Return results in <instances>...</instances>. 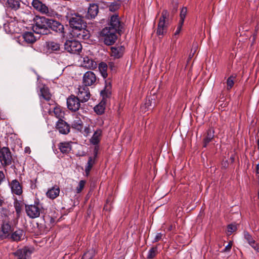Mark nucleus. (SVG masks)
<instances>
[{
    "instance_id": "f257e3e1",
    "label": "nucleus",
    "mask_w": 259,
    "mask_h": 259,
    "mask_svg": "<svg viewBox=\"0 0 259 259\" xmlns=\"http://www.w3.org/2000/svg\"><path fill=\"white\" fill-rule=\"evenodd\" d=\"M111 83L110 80H105L104 89L101 92V95L103 97L102 100L94 107L95 112L99 115L104 113L106 106V99L109 98L111 94Z\"/></svg>"
},
{
    "instance_id": "f03ea898",
    "label": "nucleus",
    "mask_w": 259,
    "mask_h": 259,
    "mask_svg": "<svg viewBox=\"0 0 259 259\" xmlns=\"http://www.w3.org/2000/svg\"><path fill=\"white\" fill-rule=\"evenodd\" d=\"M48 20L45 17L36 16L34 19L35 24L33 26L34 31L38 34H46L48 28Z\"/></svg>"
},
{
    "instance_id": "7ed1b4c3",
    "label": "nucleus",
    "mask_w": 259,
    "mask_h": 259,
    "mask_svg": "<svg viewBox=\"0 0 259 259\" xmlns=\"http://www.w3.org/2000/svg\"><path fill=\"white\" fill-rule=\"evenodd\" d=\"M168 13L166 10L162 11L156 31L157 34L159 36H163L166 33L168 25L166 22L168 21Z\"/></svg>"
},
{
    "instance_id": "20e7f679",
    "label": "nucleus",
    "mask_w": 259,
    "mask_h": 259,
    "mask_svg": "<svg viewBox=\"0 0 259 259\" xmlns=\"http://www.w3.org/2000/svg\"><path fill=\"white\" fill-rule=\"evenodd\" d=\"M114 29L105 27L101 32V35L103 37L104 43L108 46L113 44L117 39L116 32Z\"/></svg>"
},
{
    "instance_id": "39448f33",
    "label": "nucleus",
    "mask_w": 259,
    "mask_h": 259,
    "mask_svg": "<svg viewBox=\"0 0 259 259\" xmlns=\"http://www.w3.org/2000/svg\"><path fill=\"white\" fill-rule=\"evenodd\" d=\"M64 49L70 53L78 54L81 51L82 46L78 41L67 40L65 42Z\"/></svg>"
},
{
    "instance_id": "423d86ee",
    "label": "nucleus",
    "mask_w": 259,
    "mask_h": 259,
    "mask_svg": "<svg viewBox=\"0 0 259 259\" xmlns=\"http://www.w3.org/2000/svg\"><path fill=\"white\" fill-rule=\"evenodd\" d=\"M12 159L11 152L8 148L3 147L0 149V162L3 166L10 165Z\"/></svg>"
},
{
    "instance_id": "0eeeda50",
    "label": "nucleus",
    "mask_w": 259,
    "mask_h": 259,
    "mask_svg": "<svg viewBox=\"0 0 259 259\" xmlns=\"http://www.w3.org/2000/svg\"><path fill=\"white\" fill-rule=\"evenodd\" d=\"M82 14H73L69 19V24L72 28V30L81 27H86V23L82 20Z\"/></svg>"
},
{
    "instance_id": "6e6552de",
    "label": "nucleus",
    "mask_w": 259,
    "mask_h": 259,
    "mask_svg": "<svg viewBox=\"0 0 259 259\" xmlns=\"http://www.w3.org/2000/svg\"><path fill=\"white\" fill-rule=\"evenodd\" d=\"M40 210L39 204L37 203L26 205L25 206V211L27 215L32 219L38 218L40 215Z\"/></svg>"
},
{
    "instance_id": "1a4fd4ad",
    "label": "nucleus",
    "mask_w": 259,
    "mask_h": 259,
    "mask_svg": "<svg viewBox=\"0 0 259 259\" xmlns=\"http://www.w3.org/2000/svg\"><path fill=\"white\" fill-rule=\"evenodd\" d=\"M31 4L34 9L42 14H46L48 16H52L53 14L52 11L49 10L46 5L42 4L38 0H33Z\"/></svg>"
},
{
    "instance_id": "9d476101",
    "label": "nucleus",
    "mask_w": 259,
    "mask_h": 259,
    "mask_svg": "<svg viewBox=\"0 0 259 259\" xmlns=\"http://www.w3.org/2000/svg\"><path fill=\"white\" fill-rule=\"evenodd\" d=\"M86 27H81L72 30L71 35L73 37L79 39H87L90 37L89 31L86 29Z\"/></svg>"
},
{
    "instance_id": "9b49d317",
    "label": "nucleus",
    "mask_w": 259,
    "mask_h": 259,
    "mask_svg": "<svg viewBox=\"0 0 259 259\" xmlns=\"http://www.w3.org/2000/svg\"><path fill=\"white\" fill-rule=\"evenodd\" d=\"M12 232V227L8 220L3 221L0 228V238L5 239L10 236Z\"/></svg>"
},
{
    "instance_id": "f8f14e48",
    "label": "nucleus",
    "mask_w": 259,
    "mask_h": 259,
    "mask_svg": "<svg viewBox=\"0 0 259 259\" xmlns=\"http://www.w3.org/2000/svg\"><path fill=\"white\" fill-rule=\"evenodd\" d=\"M80 101L77 97L71 95L67 99V107L70 110L75 112L80 108Z\"/></svg>"
},
{
    "instance_id": "ddd939ff",
    "label": "nucleus",
    "mask_w": 259,
    "mask_h": 259,
    "mask_svg": "<svg viewBox=\"0 0 259 259\" xmlns=\"http://www.w3.org/2000/svg\"><path fill=\"white\" fill-rule=\"evenodd\" d=\"M99 12L98 6L95 4H90L87 12H84L82 14V17L88 19L94 18L98 14Z\"/></svg>"
},
{
    "instance_id": "4468645a",
    "label": "nucleus",
    "mask_w": 259,
    "mask_h": 259,
    "mask_svg": "<svg viewBox=\"0 0 259 259\" xmlns=\"http://www.w3.org/2000/svg\"><path fill=\"white\" fill-rule=\"evenodd\" d=\"M83 83L85 86L94 84L97 80L96 75L92 71L86 72L83 76Z\"/></svg>"
},
{
    "instance_id": "2eb2a0df",
    "label": "nucleus",
    "mask_w": 259,
    "mask_h": 259,
    "mask_svg": "<svg viewBox=\"0 0 259 259\" xmlns=\"http://www.w3.org/2000/svg\"><path fill=\"white\" fill-rule=\"evenodd\" d=\"M9 186L13 194L17 195H21L22 194V186L17 180L15 179L10 182Z\"/></svg>"
},
{
    "instance_id": "dca6fc26",
    "label": "nucleus",
    "mask_w": 259,
    "mask_h": 259,
    "mask_svg": "<svg viewBox=\"0 0 259 259\" xmlns=\"http://www.w3.org/2000/svg\"><path fill=\"white\" fill-rule=\"evenodd\" d=\"M90 93L88 88L80 87L78 88L77 97L81 102H85L90 98Z\"/></svg>"
},
{
    "instance_id": "f3484780",
    "label": "nucleus",
    "mask_w": 259,
    "mask_h": 259,
    "mask_svg": "<svg viewBox=\"0 0 259 259\" xmlns=\"http://www.w3.org/2000/svg\"><path fill=\"white\" fill-rule=\"evenodd\" d=\"M56 128L60 134L67 135L70 132L69 125L63 120H59L56 123Z\"/></svg>"
},
{
    "instance_id": "a211bd4d",
    "label": "nucleus",
    "mask_w": 259,
    "mask_h": 259,
    "mask_svg": "<svg viewBox=\"0 0 259 259\" xmlns=\"http://www.w3.org/2000/svg\"><path fill=\"white\" fill-rule=\"evenodd\" d=\"M48 28L57 32L62 33L64 30V26L59 22L53 19L48 20Z\"/></svg>"
},
{
    "instance_id": "6ab92c4d",
    "label": "nucleus",
    "mask_w": 259,
    "mask_h": 259,
    "mask_svg": "<svg viewBox=\"0 0 259 259\" xmlns=\"http://www.w3.org/2000/svg\"><path fill=\"white\" fill-rule=\"evenodd\" d=\"M31 251L27 247L18 249L14 252V255L17 257V259H28L31 254Z\"/></svg>"
},
{
    "instance_id": "aec40b11",
    "label": "nucleus",
    "mask_w": 259,
    "mask_h": 259,
    "mask_svg": "<svg viewBox=\"0 0 259 259\" xmlns=\"http://www.w3.org/2000/svg\"><path fill=\"white\" fill-rule=\"evenodd\" d=\"M124 48L121 46L112 47L111 48V56L115 59H118L122 56Z\"/></svg>"
},
{
    "instance_id": "412c9836",
    "label": "nucleus",
    "mask_w": 259,
    "mask_h": 259,
    "mask_svg": "<svg viewBox=\"0 0 259 259\" xmlns=\"http://www.w3.org/2000/svg\"><path fill=\"white\" fill-rule=\"evenodd\" d=\"M82 65L88 69H94L97 66V63L94 60L87 56L83 57Z\"/></svg>"
},
{
    "instance_id": "4be33fe9",
    "label": "nucleus",
    "mask_w": 259,
    "mask_h": 259,
    "mask_svg": "<svg viewBox=\"0 0 259 259\" xmlns=\"http://www.w3.org/2000/svg\"><path fill=\"white\" fill-rule=\"evenodd\" d=\"M72 142H63L58 144V148L63 154H68L72 149Z\"/></svg>"
},
{
    "instance_id": "5701e85b",
    "label": "nucleus",
    "mask_w": 259,
    "mask_h": 259,
    "mask_svg": "<svg viewBox=\"0 0 259 259\" xmlns=\"http://www.w3.org/2000/svg\"><path fill=\"white\" fill-rule=\"evenodd\" d=\"M60 191L59 187L55 185L48 190L46 196L50 199H54L59 196Z\"/></svg>"
},
{
    "instance_id": "b1692460",
    "label": "nucleus",
    "mask_w": 259,
    "mask_h": 259,
    "mask_svg": "<svg viewBox=\"0 0 259 259\" xmlns=\"http://www.w3.org/2000/svg\"><path fill=\"white\" fill-rule=\"evenodd\" d=\"M24 236V233L23 230L18 229L11 233L9 237L14 241H19L21 240Z\"/></svg>"
},
{
    "instance_id": "393cba45",
    "label": "nucleus",
    "mask_w": 259,
    "mask_h": 259,
    "mask_svg": "<svg viewBox=\"0 0 259 259\" xmlns=\"http://www.w3.org/2000/svg\"><path fill=\"white\" fill-rule=\"evenodd\" d=\"M120 23L118 15H114L111 16L110 19V26L109 27L110 29H114L117 31L120 27Z\"/></svg>"
},
{
    "instance_id": "a878e982",
    "label": "nucleus",
    "mask_w": 259,
    "mask_h": 259,
    "mask_svg": "<svg viewBox=\"0 0 259 259\" xmlns=\"http://www.w3.org/2000/svg\"><path fill=\"white\" fill-rule=\"evenodd\" d=\"M102 135V131L100 129L97 130L94 133L93 136L90 139V142L94 144H98L100 141V137Z\"/></svg>"
},
{
    "instance_id": "bb28decb",
    "label": "nucleus",
    "mask_w": 259,
    "mask_h": 259,
    "mask_svg": "<svg viewBox=\"0 0 259 259\" xmlns=\"http://www.w3.org/2000/svg\"><path fill=\"white\" fill-rule=\"evenodd\" d=\"M24 41L28 44H32L36 40L33 33L30 32H25L22 35Z\"/></svg>"
},
{
    "instance_id": "cd10ccee",
    "label": "nucleus",
    "mask_w": 259,
    "mask_h": 259,
    "mask_svg": "<svg viewBox=\"0 0 259 259\" xmlns=\"http://www.w3.org/2000/svg\"><path fill=\"white\" fill-rule=\"evenodd\" d=\"M72 127L79 132H81L83 130V122L82 120L80 119L77 118L72 123Z\"/></svg>"
},
{
    "instance_id": "c85d7f7f",
    "label": "nucleus",
    "mask_w": 259,
    "mask_h": 259,
    "mask_svg": "<svg viewBox=\"0 0 259 259\" xmlns=\"http://www.w3.org/2000/svg\"><path fill=\"white\" fill-rule=\"evenodd\" d=\"M99 70L104 78H106L108 76L107 70V65L104 62H101L99 64Z\"/></svg>"
},
{
    "instance_id": "c756f323",
    "label": "nucleus",
    "mask_w": 259,
    "mask_h": 259,
    "mask_svg": "<svg viewBox=\"0 0 259 259\" xmlns=\"http://www.w3.org/2000/svg\"><path fill=\"white\" fill-rule=\"evenodd\" d=\"M7 5L12 9L17 10L20 6V0H7Z\"/></svg>"
},
{
    "instance_id": "7c9ffc66",
    "label": "nucleus",
    "mask_w": 259,
    "mask_h": 259,
    "mask_svg": "<svg viewBox=\"0 0 259 259\" xmlns=\"http://www.w3.org/2000/svg\"><path fill=\"white\" fill-rule=\"evenodd\" d=\"M40 97L46 101H49L51 98V95L48 88H43L40 89Z\"/></svg>"
},
{
    "instance_id": "2f4dec72",
    "label": "nucleus",
    "mask_w": 259,
    "mask_h": 259,
    "mask_svg": "<svg viewBox=\"0 0 259 259\" xmlns=\"http://www.w3.org/2000/svg\"><path fill=\"white\" fill-rule=\"evenodd\" d=\"M54 113L55 116L59 118V120H62L64 116V112L62 110L60 107H56L54 109Z\"/></svg>"
},
{
    "instance_id": "473e14b6",
    "label": "nucleus",
    "mask_w": 259,
    "mask_h": 259,
    "mask_svg": "<svg viewBox=\"0 0 259 259\" xmlns=\"http://www.w3.org/2000/svg\"><path fill=\"white\" fill-rule=\"evenodd\" d=\"M47 48L52 51H58L60 50V45L55 41H49L47 42Z\"/></svg>"
},
{
    "instance_id": "72a5a7b5",
    "label": "nucleus",
    "mask_w": 259,
    "mask_h": 259,
    "mask_svg": "<svg viewBox=\"0 0 259 259\" xmlns=\"http://www.w3.org/2000/svg\"><path fill=\"white\" fill-rule=\"evenodd\" d=\"M244 237L248 241V243L254 249H257V246L255 242V241L253 239L251 236L248 233H244Z\"/></svg>"
},
{
    "instance_id": "f704fd0d",
    "label": "nucleus",
    "mask_w": 259,
    "mask_h": 259,
    "mask_svg": "<svg viewBox=\"0 0 259 259\" xmlns=\"http://www.w3.org/2000/svg\"><path fill=\"white\" fill-rule=\"evenodd\" d=\"M213 137V131L211 130H208L207 136L204 138L203 141L204 147H206L207 146V144L211 141Z\"/></svg>"
},
{
    "instance_id": "c9c22d12",
    "label": "nucleus",
    "mask_w": 259,
    "mask_h": 259,
    "mask_svg": "<svg viewBox=\"0 0 259 259\" xmlns=\"http://www.w3.org/2000/svg\"><path fill=\"white\" fill-rule=\"evenodd\" d=\"M95 164V158L90 157L85 168V173L88 175L92 169L93 165Z\"/></svg>"
},
{
    "instance_id": "e433bc0d",
    "label": "nucleus",
    "mask_w": 259,
    "mask_h": 259,
    "mask_svg": "<svg viewBox=\"0 0 259 259\" xmlns=\"http://www.w3.org/2000/svg\"><path fill=\"white\" fill-rule=\"evenodd\" d=\"M158 253V249L157 247H153L148 251L147 258L152 259L154 258Z\"/></svg>"
},
{
    "instance_id": "4c0bfd02",
    "label": "nucleus",
    "mask_w": 259,
    "mask_h": 259,
    "mask_svg": "<svg viewBox=\"0 0 259 259\" xmlns=\"http://www.w3.org/2000/svg\"><path fill=\"white\" fill-rule=\"evenodd\" d=\"M95 254V250L93 249H90L83 254L82 259H92L94 256Z\"/></svg>"
},
{
    "instance_id": "58836bf2",
    "label": "nucleus",
    "mask_w": 259,
    "mask_h": 259,
    "mask_svg": "<svg viewBox=\"0 0 259 259\" xmlns=\"http://www.w3.org/2000/svg\"><path fill=\"white\" fill-rule=\"evenodd\" d=\"M15 24V22H11L7 25L8 27L10 28L9 32L11 33H17L19 31V29L17 27L15 28L14 25Z\"/></svg>"
},
{
    "instance_id": "ea45409f",
    "label": "nucleus",
    "mask_w": 259,
    "mask_h": 259,
    "mask_svg": "<svg viewBox=\"0 0 259 259\" xmlns=\"http://www.w3.org/2000/svg\"><path fill=\"white\" fill-rule=\"evenodd\" d=\"M235 78V76L233 75L230 76L227 80V89H231L234 85V79Z\"/></svg>"
},
{
    "instance_id": "a19ab883",
    "label": "nucleus",
    "mask_w": 259,
    "mask_h": 259,
    "mask_svg": "<svg viewBox=\"0 0 259 259\" xmlns=\"http://www.w3.org/2000/svg\"><path fill=\"white\" fill-rule=\"evenodd\" d=\"M120 4L117 2H113L109 6V9L111 12H115L120 8Z\"/></svg>"
},
{
    "instance_id": "79ce46f5",
    "label": "nucleus",
    "mask_w": 259,
    "mask_h": 259,
    "mask_svg": "<svg viewBox=\"0 0 259 259\" xmlns=\"http://www.w3.org/2000/svg\"><path fill=\"white\" fill-rule=\"evenodd\" d=\"M187 8L185 7H183L182 8L181 13H180V23H184V20L185 19L186 16L187 15Z\"/></svg>"
},
{
    "instance_id": "37998d69",
    "label": "nucleus",
    "mask_w": 259,
    "mask_h": 259,
    "mask_svg": "<svg viewBox=\"0 0 259 259\" xmlns=\"http://www.w3.org/2000/svg\"><path fill=\"white\" fill-rule=\"evenodd\" d=\"M237 229V225L233 224H230L227 227V233L228 235H231L232 233L235 232Z\"/></svg>"
},
{
    "instance_id": "c03bdc74",
    "label": "nucleus",
    "mask_w": 259,
    "mask_h": 259,
    "mask_svg": "<svg viewBox=\"0 0 259 259\" xmlns=\"http://www.w3.org/2000/svg\"><path fill=\"white\" fill-rule=\"evenodd\" d=\"M86 182L84 180H81L79 181L78 186L76 187V191L77 193H79L81 192L83 189Z\"/></svg>"
},
{
    "instance_id": "a18cd8bd",
    "label": "nucleus",
    "mask_w": 259,
    "mask_h": 259,
    "mask_svg": "<svg viewBox=\"0 0 259 259\" xmlns=\"http://www.w3.org/2000/svg\"><path fill=\"white\" fill-rule=\"evenodd\" d=\"M92 128L89 126H85L83 130L81 132L85 136H89L92 132Z\"/></svg>"
},
{
    "instance_id": "49530a36",
    "label": "nucleus",
    "mask_w": 259,
    "mask_h": 259,
    "mask_svg": "<svg viewBox=\"0 0 259 259\" xmlns=\"http://www.w3.org/2000/svg\"><path fill=\"white\" fill-rule=\"evenodd\" d=\"M14 207L16 212L17 214H19L22 210V205L19 202H16L14 203Z\"/></svg>"
},
{
    "instance_id": "de8ad7c7",
    "label": "nucleus",
    "mask_w": 259,
    "mask_h": 259,
    "mask_svg": "<svg viewBox=\"0 0 259 259\" xmlns=\"http://www.w3.org/2000/svg\"><path fill=\"white\" fill-rule=\"evenodd\" d=\"M183 24L184 23L179 22V23L177 26V30L174 33V37L176 38V39H177V35H178L180 33V31H181L182 27Z\"/></svg>"
},
{
    "instance_id": "09e8293b",
    "label": "nucleus",
    "mask_w": 259,
    "mask_h": 259,
    "mask_svg": "<svg viewBox=\"0 0 259 259\" xmlns=\"http://www.w3.org/2000/svg\"><path fill=\"white\" fill-rule=\"evenodd\" d=\"M232 245H233V242L231 241L229 242L228 244L225 247V248L224 249V252L230 251L232 248Z\"/></svg>"
},
{
    "instance_id": "8fccbe9b",
    "label": "nucleus",
    "mask_w": 259,
    "mask_h": 259,
    "mask_svg": "<svg viewBox=\"0 0 259 259\" xmlns=\"http://www.w3.org/2000/svg\"><path fill=\"white\" fill-rule=\"evenodd\" d=\"M163 234L161 233H157L154 239V242H158V241L162 239Z\"/></svg>"
},
{
    "instance_id": "3c124183",
    "label": "nucleus",
    "mask_w": 259,
    "mask_h": 259,
    "mask_svg": "<svg viewBox=\"0 0 259 259\" xmlns=\"http://www.w3.org/2000/svg\"><path fill=\"white\" fill-rule=\"evenodd\" d=\"M5 179V176L3 171L0 170V185Z\"/></svg>"
},
{
    "instance_id": "603ef678",
    "label": "nucleus",
    "mask_w": 259,
    "mask_h": 259,
    "mask_svg": "<svg viewBox=\"0 0 259 259\" xmlns=\"http://www.w3.org/2000/svg\"><path fill=\"white\" fill-rule=\"evenodd\" d=\"M25 152L26 153H28V154H30V152H31V150H30V149L29 147H26L25 148V150H24Z\"/></svg>"
},
{
    "instance_id": "864d4df0",
    "label": "nucleus",
    "mask_w": 259,
    "mask_h": 259,
    "mask_svg": "<svg viewBox=\"0 0 259 259\" xmlns=\"http://www.w3.org/2000/svg\"><path fill=\"white\" fill-rule=\"evenodd\" d=\"M146 106H149L151 105V102L150 100H147L145 103Z\"/></svg>"
},
{
    "instance_id": "5fc2aeb1",
    "label": "nucleus",
    "mask_w": 259,
    "mask_h": 259,
    "mask_svg": "<svg viewBox=\"0 0 259 259\" xmlns=\"http://www.w3.org/2000/svg\"><path fill=\"white\" fill-rule=\"evenodd\" d=\"M256 172L257 174H259V163L256 165Z\"/></svg>"
},
{
    "instance_id": "6e6d98bb",
    "label": "nucleus",
    "mask_w": 259,
    "mask_h": 259,
    "mask_svg": "<svg viewBox=\"0 0 259 259\" xmlns=\"http://www.w3.org/2000/svg\"><path fill=\"white\" fill-rule=\"evenodd\" d=\"M113 65L112 63H110L109 64V65H110V66L111 67H113V65Z\"/></svg>"
}]
</instances>
